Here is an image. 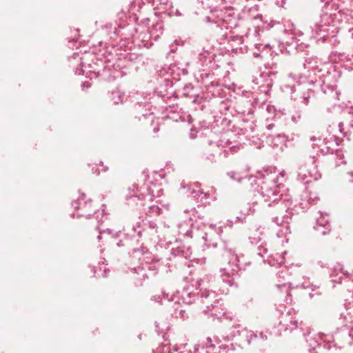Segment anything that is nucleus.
<instances>
[{"label":"nucleus","instance_id":"1","mask_svg":"<svg viewBox=\"0 0 353 353\" xmlns=\"http://www.w3.org/2000/svg\"><path fill=\"white\" fill-rule=\"evenodd\" d=\"M265 173L263 175L264 180L261 185V194L264 201L268 203L269 205L281 200L290 202L288 190L284 184L278 183L275 172L269 173L265 170Z\"/></svg>","mask_w":353,"mask_h":353},{"label":"nucleus","instance_id":"2","mask_svg":"<svg viewBox=\"0 0 353 353\" xmlns=\"http://www.w3.org/2000/svg\"><path fill=\"white\" fill-rule=\"evenodd\" d=\"M72 207L76 211V213L72 214V217L90 218L99 212V204L95 203L91 199L87 198L84 193L72 201Z\"/></svg>","mask_w":353,"mask_h":353},{"label":"nucleus","instance_id":"3","mask_svg":"<svg viewBox=\"0 0 353 353\" xmlns=\"http://www.w3.org/2000/svg\"><path fill=\"white\" fill-rule=\"evenodd\" d=\"M311 140L314 142L313 146L317 148L323 154L332 152L342 142L341 138L331 133H326L318 139L313 137Z\"/></svg>","mask_w":353,"mask_h":353},{"label":"nucleus","instance_id":"4","mask_svg":"<svg viewBox=\"0 0 353 353\" xmlns=\"http://www.w3.org/2000/svg\"><path fill=\"white\" fill-rule=\"evenodd\" d=\"M228 257L229 259V268H223L221 276L223 281L232 286L234 283L233 276L239 270V257L237 254L230 250L228 252Z\"/></svg>","mask_w":353,"mask_h":353},{"label":"nucleus","instance_id":"5","mask_svg":"<svg viewBox=\"0 0 353 353\" xmlns=\"http://www.w3.org/2000/svg\"><path fill=\"white\" fill-rule=\"evenodd\" d=\"M287 214L283 216H276L273 221L281 228L279 232L281 236L285 235L290 232V221L292 219V214L291 212H286Z\"/></svg>","mask_w":353,"mask_h":353},{"label":"nucleus","instance_id":"6","mask_svg":"<svg viewBox=\"0 0 353 353\" xmlns=\"http://www.w3.org/2000/svg\"><path fill=\"white\" fill-rule=\"evenodd\" d=\"M207 308L208 312L217 319H221L226 316L225 307L219 300H216L214 303L211 304V306H208Z\"/></svg>","mask_w":353,"mask_h":353},{"label":"nucleus","instance_id":"7","mask_svg":"<svg viewBox=\"0 0 353 353\" xmlns=\"http://www.w3.org/2000/svg\"><path fill=\"white\" fill-rule=\"evenodd\" d=\"M147 187L148 194H150V201H151L155 198L160 197L163 194V189L159 183L149 181Z\"/></svg>","mask_w":353,"mask_h":353},{"label":"nucleus","instance_id":"8","mask_svg":"<svg viewBox=\"0 0 353 353\" xmlns=\"http://www.w3.org/2000/svg\"><path fill=\"white\" fill-rule=\"evenodd\" d=\"M315 230L319 235H326L330 234L331 229L327 221H325L323 217L317 220V224Z\"/></svg>","mask_w":353,"mask_h":353},{"label":"nucleus","instance_id":"9","mask_svg":"<svg viewBox=\"0 0 353 353\" xmlns=\"http://www.w3.org/2000/svg\"><path fill=\"white\" fill-rule=\"evenodd\" d=\"M281 323L285 326L286 330L292 331L296 329L299 326L298 321L295 317L288 314L283 318Z\"/></svg>","mask_w":353,"mask_h":353},{"label":"nucleus","instance_id":"10","mask_svg":"<svg viewBox=\"0 0 353 353\" xmlns=\"http://www.w3.org/2000/svg\"><path fill=\"white\" fill-rule=\"evenodd\" d=\"M345 275L346 273L344 272L342 266L341 265H338L334 268L331 276L333 278V282L340 283Z\"/></svg>","mask_w":353,"mask_h":353},{"label":"nucleus","instance_id":"11","mask_svg":"<svg viewBox=\"0 0 353 353\" xmlns=\"http://www.w3.org/2000/svg\"><path fill=\"white\" fill-rule=\"evenodd\" d=\"M88 165L91 168L92 173L95 174H99L101 172H106L108 170V166L101 161H99V163H90Z\"/></svg>","mask_w":353,"mask_h":353},{"label":"nucleus","instance_id":"12","mask_svg":"<svg viewBox=\"0 0 353 353\" xmlns=\"http://www.w3.org/2000/svg\"><path fill=\"white\" fill-rule=\"evenodd\" d=\"M344 125H348L350 128H353V114L349 112L347 114L345 115L344 121L343 122H341L339 125L340 131L343 132V127Z\"/></svg>","mask_w":353,"mask_h":353},{"label":"nucleus","instance_id":"13","mask_svg":"<svg viewBox=\"0 0 353 353\" xmlns=\"http://www.w3.org/2000/svg\"><path fill=\"white\" fill-rule=\"evenodd\" d=\"M161 212V208L157 205H152L148 211L147 215L149 216H157L160 215Z\"/></svg>","mask_w":353,"mask_h":353},{"label":"nucleus","instance_id":"14","mask_svg":"<svg viewBox=\"0 0 353 353\" xmlns=\"http://www.w3.org/2000/svg\"><path fill=\"white\" fill-rule=\"evenodd\" d=\"M336 156L339 159L336 160V166H339L341 164H345L346 161L344 160V156L342 151L336 150Z\"/></svg>","mask_w":353,"mask_h":353},{"label":"nucleus","instance_id":"15","mask_svg":"<svg viewBox=\"0 0 353 353\" xmlns=\"http://www.w3.org/2000/svg\"><path fill=\"white\" fill-rule=\"evenodd\" d=\"M112 101H114V103H119L121 102V96L118 92H114L112 93Z\"/></svg>","mask_w":353,"mask_h":353},{"label":"nucleus","instance_id":"16","mask_svg":"<svg viewBox=\"0 0 353 353\" xmlns=\"http://www.w3.org/2000/svg\"><path fill=\"white\" fill-rule=\"evenodd\" d=\"M100 270H103L104 274L102 275L103 277L107 276V268L106 265L105 263H102L101 265L99 267Z\"/></svg>","mask_w":353,"mask_h":353},{"label":"nucleus","instance_id":"17","mask_svg":"<svg viewBox=\"0 0 353 353\" xmlns=\"http://www.w3.org/2000/svg\"><path fill=\"white\" fill-rule=\"evenodd\" d=\"M207 340L208 341V344L206 345L207 347H214V345L212 344V340L210 338H208Z\"/></svg>","mask_w":353,"mask_h":353},{"label":"nucleus","instance_id":"18","mask_svg":"<svg viewBox=\"0 0 353 353\" xmlns=\"http://www.w3.org/2000/svg\"><path fill=\"white\" fill-rule=\"evenodd\" d=\"M105 208H106V206L105 205H101L102 214H105Z\"/></svg>","mask_w":353,"mask_h":353},{"label":"nucleus","instance_id":"19","mask_svg":"<svg viewBox=\"0 0 353 353\" xmlns=\"http://www.w3.org/2000/svg\"><path fill=\"white\" fill-rule=\"evenodd\" d=\"M226 347H227L226 345H221L219 347L220 350H225Z\"/></svg>","mask_w":353,"mask_h":353},{"label":"nucleus","instance_id":"20","mask_svg":"<svg viewBox=\"0 0 353 353\" xmlns=\"http://www.w3.org/2000/svg\"><path fill=\"white\" fill-rule=\"evenodd\" d=\"M350 336L353 337V329H352L350 332Z\"/></svg>","mask_w":353,"mask_h":353},{"label":"nucleus","instance_id":"21","mask_svg":"<svg viewBox=\"0 0 353 353\" xmlns=\"http://www.w3.org/2000/svg\"><path fill=\"white\" fill-rule=\"evenodd\" d=\"M135 196H136V197H138V199H142V198L141 197V196H140V195H136Z\"/></svg>","mask_w":353,"mask_h":353},{"label":"nucleus","instance_id":"22","mask_svg":"<svg viewBox=\"0 0 353 353\" xmlns=\"http://www.w3.org/2000/svg\"><path fill=\"white\" fill-rule=\"evenodd\" d=\"M230 347H231V349H234V345L232 343L230 344Z\"/></svg>","mask_w":353,"mask_h":353},{"label":"nucleus","instance_id":"23","mask_svg":"<svg viewBox=\"0 0 353 353\" xmlns=\"http://www.w3.org/2000/svg\"><path fill=\"white\" fill-rule=\"evenodd\" d=\"M183 311H181V316H183Z\"/></svg>","mask_w":353,"mask_h":353},{"label":"nucleus","instance_id":"24","mask_svg":"<svg viewBox=\"0 0 353 353\" xmlns=\"http://www.w3.org/2000/svg\"><path fill=\"white\" fill-rule=\"evenodd\" d=\"M336 97H337V99L339 100V94L336 93Z\"/></svg>","mask_w":353,"mask_h":353},{"label":"nucleus","instance_id":"25","mask_svg":"<svg viewBox=\"0 0 353 353\" xmlns=\"http://www.w3.org/2000/svg\"><path fill=\"white\" fill-rule=\"evenodd\" d=\"M135 188H136L137 192H139V188L138 187H135Z\"/></svg>","mask_w":353,"mask_h":353},{"label":"nucleus","instance_id":"26","mask_svg":"<svg viewBox=\"0 0 353 353\" xmlns=\"http://www.w3.org/2000/svg\"><path fill=\"white\" fill-rule=\"evenodd\" d=\"M93 271H94V273L95 274H96V270L94 269H93Z\"/></svg>","mask_w":353,"mask_h":353}]
</instances>
